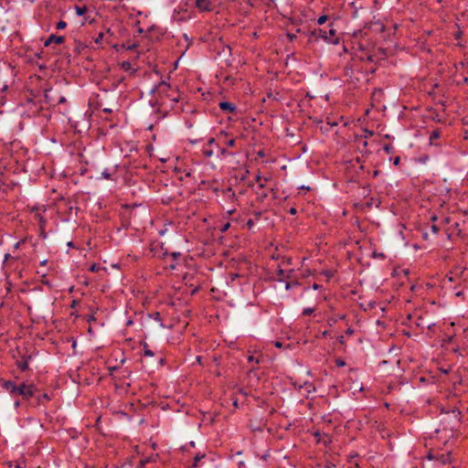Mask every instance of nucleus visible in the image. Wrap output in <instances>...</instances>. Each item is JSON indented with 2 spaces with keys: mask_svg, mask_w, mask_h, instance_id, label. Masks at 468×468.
Instances as JSON below:
<instances>
[{
  "mask_svg": "<svg viewBox=\"0 0 468 468\" xmlns=\"http://www.w3.org/2000/svg\"><path fill=\"white\" fill-rule=\"evenodd\" d=\"M235 153L229 151L226 147H222L217 142V156L220 158H225L227 156H232Z\"/></svg>",
  "mask_w": 468,
  "mask_h": 468,
  "instance_id": "obj_11",
  "label": "nucleus"
},
{
  "mask_svg": "<svg viewBox=\"0 0 468 468\" xmlns=\"http://www.w3.org/2000/svg\"><path fill=\"white\" fill-rule=\"evenodd\" d=\"M456 416H460L461 415V411L460 410H453L452 411Z\"/></svg>",
  "mask_w": 468,
  "mask_h": 468,
  "instance_id": "obj_42",
  "label": "nucleus"
},
{
  "mask_svg": "<svg viewBox=\"0 0 468 468\" xmlns=\"http://www.w3.org/2000/svg\"><path fill=\"white\" fill-rule=\"evenodd\" d=\"M196 6L200 11H211L213 5L211 0H196Z\"/></svg>",
  "mask_w": 468,
  "mask_h": 468,
  "instance_id": "obj_8",
  "label": "nucleus"
},
{
  "mask_svg": "<svg viewBox=\"0 0 468 468\" xmlns=\"http://www.w3.org/2000/svg\"><path fill=\"white\" fill-rule=\"evenodd\" d=\"M143 346H144V355L145 356L152 357L154 356V352L149 348V346L146 343H144Z\"/></svg>",
  "mask_w": 468,
  "mask_h": 468,
  "instance_id": "obj_18",
  "label": "nucleus"
},
{
  "mask_svg": "<svg viewBox=\"0 0 468 468\" xmlns=\"http://www.w3.org/2000/svg\"><path fill=\"white\" fill-rule=\"evenodd\" d=\"M37 390V388L34 384L22 383L20 386H18L16 395H20L24 399L27 400L35 395Z\"/></svg>",
  "mask_w": 468,
  "mask_h": 468,
  "instance_id": "obj_2",
  "label": "nucleus"
},
{
  "mask_svg": "<svg viewBox=\"0 0 468 468\" xmlns=\"http://www.w3.org/2000/svg\"><path fill=\"white\" fill-rule=\"evenodd\" d=\"M254 361H255L257 364H259V363H260V359H259V358H256V357H255V356H248V362H250H250H254Z\"/></svg>",
  "mask_w": 468,
  "mask_h": 468,
  "instance_id": "obj_28",
  "label": "nucleus"
},
{
  "mask_svg": "<svg viewBox=\"0 0 468 468\" xmlns=\"http://www.w3.org/2000/svg\"><path fill=\"white\" fill-rule=\"evenodd\" d=\"M256 181H257L258 183L261 181V176L260 175H258V176H256Z\"/></svg>",
  "mask_w": 468,
  "mask_h": 468,
  "instance_id": "obj_43",
  "label": "nucleus"
},
{
  "mask_svg": "<svg viewBox=\"0 0 468 468\" xmlns=\"http://www.w3.org/2000/svg\"><path fill=\"white\" fill-rule=\"evenodd\" d=\"M66 101V99L64 97H61L58 101V103H63Z\"/></svg>",
  "mask_w": 468,
  "mask_h": 468,
  "instance_id": "obj_40",
  "label": "nucleus"
},
{
  "mask_svg": "<svg viewBox=\"0 0 468 468\" xmlns=\"http://www.w3.org/2000/svg\"><path fill=\"white\" fill-rule=\"evenodd\" d=\"M247 226L248 228L250 229H252V227L254 226V220L250 218L248 221H247Z\"/></svg>",
  "mask_w": 468,
  "mask_h": 468,
  "instance_id": "obj_31",
  "label": "nucleus"
},
{
  "mask_svg": "<svg viewBox=\"0 0 468 468\" xmlns=\"http://www.w3.org/2000/svg\"><path fill=\"white\" fill-rule=\"evenodd\" d=\"M103 112H112V110H111V109H108V108H105V109H103Z\"/></svg>",
  "mask_w": 468,
  "mask_h": 468,
  "instance_id": "obj_44",
  "label": "nucleus"
},
{
  "mask_svg": "<svg viewBox=\"0 0 468 468\" xmlns=\"http://www.w3.org/2000/svg\"><path fill=\"white\" fill-rule=\"evenodd\" d=\"M28 358L29 357L23 356L20 360L16 361V366L20 370L26 371L28 369Z\"/></svg>",
  "mask_w": 468,
  "mask_h": 468,
  "instance_id": "obj_12",
  "label": "nucleus"
},
{
  "mask_svg": "<svg viewBox=\"0 0 468 468\" xmlns=\"http://www.w3.org/2000/svg\"><path fill=\"white\" fill-rule=\"evenodd\" d=\"M41 399H45V400L48 401V400H50V397L47 393H44V394H42L41 397L37 398L38 403L41 402Z\"/></svg>",
  "mask_w": 468,
  "mask_h": 468,
  "instance_id": "obj_27",
  "label": "nucleus"
},
{
  "mask_svg": "<svg viewBox=\"0 0 468 468\" xmlns=\"http://www.w3.org/2000/svg\"><path fill=\"white\" fill-rule=\"evenodd\" d=\"M114 174H115V171L114 172H110L109 169H105L101 175L103 176V178L105 179H108V180H112L114 179Z\"/></svg>",
  "mask_w": 468,
  "mask_h": 468,
  "instance_id": "obj_17",
  "label": "nucleus"
},
{
  "mask_svg": "<svg viewBox=\"0 0 468 468\" xmlns=\"http://www.w3.org/2000/svg\"><path fill=\"white\" fill-rule=\"evenodd\" d=\"M201 152L203 156L206 158H210L214 154H217V140L215 138H210L203 146Z\"/></svg>",
  "mask_w": 468,
  "mask_h": 468,
  "instance_id": "obj_4",
  "label": "nucleus"
},
{
  "mask_svg": "<svg viewBox=\"0 0 468 468\" xmlns=\"http://www.w3.org/2000/svg\"><path fill=\"white\" fill-rule=\"evenodd\" d=\"M101 269V266L99 264H96V263H93L92 265H90V267L89 268V270L91 271V272H96L98 271L99 270Z\"/></svg>",
  "mask_w": 468,
  "mask_h": 468,
  "instance_id": "obj_26",
  "label": "nucleus"
},
{
  "mask_svg": "<svg viewBox=\"0 0 468 468\" xmlns=\"http://www.w3.org/2000/svg\"><path fill=\"white\" fill-rule=\"evenodd\" d=\"M37 218H38V221H39V228L41 229V235L43 236V238H46L45 227H46V224H47V220L40 214L37 215Z\"/></svg>",
  "mask_w": 468,
  "mask_h": 468,
  "instance_id": "obj_15",
  "label": "nucleus"
},
{
  "mask_svg": "<svg viewBox=\"0 0 468 468\" xmlns=\"http://www.w3.org/2000/svg\"><path fill=\"white\" fill-rule=\"evenodd\" d=\"M104 33L103 32H101L99 33V35L97 36V37L94 39V42L96 44H101L103 38H104Z\"/></svg>",
  "mask_w": 468,
  "mask_h": 468,
  "instance_id": "obj_21",
  "label": "nucleus"
},
{
  "mask_svg": "<svg viewBox=\"0 0 468 468\" xmlns=\"http://www.w3.org/2000/svg\"><path fill=\"white\" fill-rule=\"evenodd\" d=\"M75 11L79 16H81L87 13L88 9L85 5H82V6L76 5Z\"/></svg>",
  "mask_w": 468,
  "mask_h": 468,
  "instance_id": "obj_16",
  "label": "nucleus"
},
{
  "mask_svg": "<svg viewBox=\"0 0 468 468\" xmlns=\"http://www.w3.org/2000/svg\"><path fill=\"white\" fill-rule=\"evenodd\" d=\"M157 91L160 94H164L163 103H165V101L168 100L170 101H178V93L176 89H173L168 83L165 81H161L157 86Z\"/></svg>",
  "mask_w": 468,
  "mask_h": 468,
  "instance_id": "obj_1",
  "label": "nucleus"
},
{
  "mask_svg": "<svg viewBox=\"0 0 468 468\" xmlns=\"http://www.w3.org/2000/svg\"><path fill=\"white\" fill-rule=\"evenodd\" d=\"M275 346H276L277 347H281V346H282V344H281L280 342H276Z\"/></svg>",
  "mask_w": 468,
  "mask_h": 468,
  "instance_id": "obj_47",
  "label": "nucleus"
},
{
  "mask_svg": "<svg viewBox=\"0 0 468 468\" xmlns=\"http://www.w3.org/2000/svg\"><path fill=\"white\" fill-rule=\"evenodd\" d=\"M8 258H9V254H6V255L5 256V260H8Z\"/></svg>",
  "mask_w": 468,
  "mask_h": 468,
  "instance_id": "obj_53",
  "label": "nucleus"
},
{
  "mask_svg": "<svg viewBox=\"0 0 468 468\" xmlns=\"http://www.w3.org/2000/svg\"><path fill=\"white\" fill-rule=\"evenodd\" d=\"M260 216H261V212L257 213L256 214V218L258 219L260 218Z\"/></svg>",
  "mask_w": 468,
  "mask_h": 468,
  "instance_id": "obj_50",
  "label": "nucleus"
},
{
  "mask_svg": "<svg viewBox=\"0 0 468 468\" xmlns=\"http://www.w3.org/2000/svg\"><path fill=\"white\" fill-rule=\"evenodd\" d=\"M169 255L173 258V260H176L178 257H180L181 253L180 252H172Z\"/></svg>",
  "mask_w": 468,
  "mask_h": 468,
  "instance_id": "obj_32",
  "label": "nucleus"
},
{
  "mask_svg": "<svg viewBox=\"0 0 468 468\" xmlns=\"http://www.w3.org/2000/svg\"><path fill=\"white\" fill-rule=\"evenodd\" d=\"M66 27H67V23L63 20H60L56 25V28L58 30L64 29Z\"/></svg>",
  "mask_w": 468,
  "mask_h": 468,
  "instance_id": "obj_22",
  "label": "nucleus"
},
{
  "mask_svg": "<svg viewBox=\"0 0 468 468\" xmlns=\"http://www.w3.org/2000/svg\"><path fill=\"white\" fill-rule=\"evenodd\" d=\"M292 285H299V283L296 282H293V283H291V282H286L285 284V289L286 290H290L292 288Z\"/></svg>",
  "mask_w": 468,
  "mask_h": 468,
  "instance_id": "obj_30",
  "label": "nucleus"
},
{
  "mask_svg": "<svg viewBox=\"0 0 468 468\" xmlns=\"http://www.w3.org/2000/svg\"><path fill=\"white\" fill-rule=\"evenodd\" d=\"M346 334H349V335L353 334V330H352V329H350V328H348V329L346 330Z\"/></svg>",
  "mask_w": 468,
  "mask_h": 468,
  "instance_id": "obj_45",
  "label": "nucleus"
},
{
  "mask_svg": "<svg viewBox=\"0 0 468 468\" xmlns=\"http://www.w3.org/2000/svg\"><path fill=\"white\" fill-rule=\"evenodd\" d=\"M400 161V158L399 156H397L395 159H394V165H399Z\"/></svg>",
  "mask_w": 468,
  "mask_h": 468,
  "instance_id": "obj_38",
  "label": "nucleus"
},
{
  "mask_svg": "<svg viewBox=\"0 0 468 468\" xmlns=\"http://www.w3.org/2000/svg\"><path fill=\"white\" fill-rule=\"evenodd\" d=\"M384 149L388 154V153H390V151L392 149V146L391 145H385Z\"/></svg>",
  "mask_w": 468,
  "mask_h": 468,
  "instance_id": "obj_35",
  "label": "nucleus"
},
{
  "mask_svg": "<svg viewBox=\"0 0 468 468\" xmlns=\"http://www.w3.org/2000/svg\"><path fill=\"white\" fill-rule=\"evenodd\" d=\"M16 468H25V463H18L16 465Z\"/></svg>",
  "mask_w": 468,
  "mask_h": 468,
  "instance_id": "obj_37",
  "label": "nucleus"
},
{
  "mask_svg": "<svg viewBox=\"0 0 468 468\" xmlns=\"http://www.w3.org/2000/svg\"><path fill=\"white\" fill-rule=\"evenodd\" d=\"M21 243H23V240L16 242L15 244V249H18L20 247Z\"/></svg>",
  "mask_w": 468,
  "mask_h": 468,
  "instance_id": "obj_39",
  "label": "nucleus"
},
{
  "mask_svg": "<svg viewBox=\"0 0 468 468\" xmlns=\"http://www.w3.org/2000/svg\"><path fill=\"white\" fill-rule=\"evenodd\" d=\"M312 287L314 290H319L321 288V285H319L317 283H314Z\"/></svg>",
  "mask_w": 468,
  "mask_h": 468,
  "instance_id": "obj_36",
  "label": "nucleus"
},
{
  "mask_svg": "<svg viewBox=\"0 0 468 468\" xmlns=\"http://www.w3.org/2000/svg\"><path fill=\"white\" fill-rule=\"evenodd\" d=\"M429 459H434L437 462H439L441 464H447L450 463L452 461V455L451 452H443V453H430L428 455Z\"/></svg>",
  "mask_w": 468,
  "mask_h": 468,
  "instance_id": "obj_6",
  "label": "nucleus"
},
{
  "mask_svg": "<svg viewBox=\"0 0 468 468\" xmlns=\"http://www.w3.org/2000/svg\"><path fill=\"white\" fill-rule=\"evenodd\" d=\"M326 335H327V331H324V332L323 333V335H324V336H325Z\"/></svg>",
  "mask_w": 468,
  "mask_h": 468,
  "instance_id": "obj_55",
  "label": "nucleus"
},
{
  "mask_svg": "<svg viewBox=\"0 0 468 468\" xmlns=\"http://www.w3.org/2000/svg\"><path fill=\"white\" fill-rule=\"evenodd\" d=\"M0 386L12 395H16L18 387L12 380H1Z\"/></svg>",
  "mask_w": 468,
  "mask_h": 468,
  "instance_id": "obj_7",
  "label": "nucleus"
},
{
  "mask_svg": "<svg viewBox=\"0 0 468 468\" xmlns=\"http://www.w3.org/2000/svg\"><path fill=\"white\" fill-rule=\"evenodd\" d=\"M229 227H230V223L227 222L219 227V230H220V232H226Z\"/></svg>",
  "mask_w": 468,
  "mask_h": 468,
  "instance_id": "obj_25",
  "label": "nucleus"
},
{
  "mask_svg": "<svg viewBox=\"0 0 468 468\" xmlns=\"http://www.w3.org/2000/svg\"><path fill=\"white\" fill-rule=\"evenodd\" d=\"M64 41H65V37L63 36H57V35L52 34L47 38V40L44 43V46L48 47L52 43L60 45V44L64 43Z\"/></svg>",
  "mask_w": 468,
  "mask_h": 468,
  "instance_id": "obj_9",
  "label": "nucleus"
},
{
  "mask_svg": "<svg viewBox=\"0 0 468 468\" xmlns=\"http://www.w3.org/2000/svg\"><path fill=\"white\" fill-rule=\"evenodd\" d=\"M127 65H129V63H122L123 68H127Z\"/></svg>",
  "mask_w": 468,
  "mask_h": 468,
  "instance_id": "obj_49",
  "label": "nucleus"
},
{
  "mask_svg": "<svg viewBox=\"0 0 468 468\" xmlns=\"http://www.w3.org/2000/svg\"><path fill=\"white\" fill-rule=\"evenodd\" d=\"M204 457H205V455H204V454H202V455H199V454L196 455V457L194 458L193 467H195V468H196V467H197V463H198V462H199L202 458H204Z\"/></svg>",
  "mask_w": 468,
  "mask_h": 468,
  "instance_id": "obj_23",
  "label": "nucleus"
},
{
  "mask_svg": "<svg viewBox=\"0 0 468 468\" xmlns=\"http://www.w3.org/2000/svg\"><path fill=\"white\" fill-rule=\"evenodd\" d=\"M289 213H290L291 215H296V214H297V209H296L295 207H291V208L289 209Z\"/></svg>",
  "mask_w": 468,
  "mask_h": 468,
  "instance_id": "obj_33",
  "label": "nucleus"
},
{
  "mask_svg": "<svg viewBox=\"0 0 468 468\" xmlns=\"http://www.w3.org/2000/svg\"><path fill=\"white\" fill-rule=\"evenodd\" d=\"M228 133L226 132H220L218 135V140L229 148H236L238 146V140L236 138L227 139Z\"/></svg>",
  "mask_w": 468,
  "mask_h": 468,
  "instance_id": "obj_5",
  "label": "nucleus"
},
{
  "mask_svg": "<svg viewBox=\"0 0 468 468\" xmlns=\"http://www.w3.org/2000/svg\"><path fill=\"white\" fill-rule=\"evenodd\" d=\"M329 27L330 28L328 30L320 29L319 36L329 43L337 44L339 39L338 37L336 36V32L332 27V24H330Z\"/></svg>",
  "mask_w": 468,
  "mask_h": 468,
  "instance_id": "obj_3",
  "label": "nucleus"
},
{
  "mask_svg": "<svg viewBox=\"0 0 468 468\" xmlns=\"http://www.w3.org/2000/svg\"><path fill=\"white\" fill-rule=\"evenodd\" d=\"M19 405H20V403H19L18 401H16V402L15 403V406H16V408H17V407H19Z\"/></svg>",
  "mask_w": 468,
  "mask_h": 468,
  "instance_id": "obj_51",
  "label": "nucleus"
},
{
  "mask_svg": "<svg viewBox=\"0 0 468 468\" xmlns=\"http://www.w3.org/2000/svg\"><path fill=\"white\" fill-rule=\"evenodd\" d=\"M259 186L262 188V187H264V184L261 181V182H259Z\"/></svg>",
  "mask_w": 468,
  "mask_h": 468,
  "instance_id": "obj_46",
  "label": "nucleus"
},
{
  "mask_svg": "<svg viewBox=\"0 0 468 468\" xmlns=\"http://www.w3.org/2000/svg\"><path fill=\"white\" fill-rule=\"evenodd\" d=\"M235 209L229 210V214H232Z\"/></svg>",
  "mask_w": 468,
  "mask_h": 468,
  "instance_id": "obj_52",
  "label": "nucleus"
},
{
  "mask_svg": "<svg viewBox=\"0 0 468 468\" xmlns=\"http://www.w3.org/2000/svg\"><path fill=\"white\" fill-rule=\"evenodd\" d=\"M464 82H465V83H468V78H465V79H464Z\"/></svg>",
  "mask_w": 468,
  "mask_h": 468,
  "instance_id": "obj_56",
  "label": "nucleus"
},
{
  "mask_svg": "<svg viewBox=\"0 0 468 468\" xmlns=\"http://www.w3.org/2000/svg\"><path fill=\"white\" fill-rule=\"evenodd\" d=\"M442 372H443L444 374H447L449 371H448V370H446V369H443V370H442Z\"/></svg>",
  "mask_w": 468,
  "mask_h": 468,
  "instance_id": "obj_54",
  "label": "nucleus"
},
{
  "mask_svg": "<svg viewBox=\"0 0 468 468\" xmlns=\"http://www.w3.org/2000/svg\"><path fill=\"white\" fill-rule=\"evenodd\" d=\"M219 109L225 112L234 113L236 112V105L229 101H221L218 104Z\"/></svg>",
  "mask_w": 468,
  "mask_h": 468,
  "instance_id": "obj_10",
  "label": "nucleus"
},
{
  "mask_svg": "<svg viewBox=\"0 0 468 468\" xmlns=\"http://www.w3.org/2000/svg\"><path fill=\"white\" fill-rule=\"evenodd\" d=\"M441 133L440 129L433 130L430 134V144H435V141L441 137Z\"/></svg>",
  "mask_w": 468,
  "mask_h": 468,
  "instance_id": "obj_14",
  "label": "nucleus"
},
{
  "mask_svg": "<svg viewBox=\"0 0 468 468\" xmlns=\"http://www.w3.org/2000/svg\"><path fill=\"white\" fill-rule=\"evenodd\" d=\"M293 271L292 270H290V271H284L281 268L278 269L277 271V275L279 277V280L280 281H282L284 279H290L291 277V273Z\"/></svg>",
  "mask_w": 468,
  "mask_h": 468,
  "instance_id": "obj_13",
  "label": "nucleus"
},
{
  "mask_svg": "<svg viewBox=\"0 0 468 468\" xmlns=\"http://www.w3.org/2000/svg\"><path fill=\"white\" fill-rule=\"evenodd\" d=\"M225 195L228 198H230V199H235L236 198V194L234 192V190L231 188V187H228L225 191Z\"/></svg>",
  "mask_w": 468,
  "mask_h": 468,
  "instance_id": "obj_19",
  "label": "nucleus"
},
{
  "mask_svg": "<svg viewBox=\"0 0 468 468\" xmlns=\"http://www.w3.org/2000/svg\"><path fill=\"white\" fill-rule=\"evenodd\" d=\"M314 310H315V309H314V308H313V307H307V308H304V309L303 310L302 314H303V316L310 315V314H312L314 312Z\"/></svg>",
  "mask_w": 468,
  "mask_h": 468,
  "instance_id": "obj_20",
  "label": "nucleus"
},
{
  "mask_svg": "<svg viewBox=\"0 0 468 468\" xmlns=\"http://www.w3.org/2000/svg\"><path fill=\"white\" fill-rule=\"evenodd\" d=\"M127 65H129V63H122L123 68H127Z\"/></svg>",
  "mask_w": 468,
  "mask_h": 468,
  "instance_id": "obj_48",
  "label": "nucleus"
},
{
  "mask_svg": "<svg viewBox=\"0 0 468 468\" xmlns=\"http://www.w3.org/2000/svg\"><path fill=\"white\" fill-rule=\"evenodd\" d=\"M327 20H328V16H325V15H324V16H321L318 18L317 23H318L319 25H323V24H324Z\"/></svg>",
  "mask_w": 468,
  "mask_h": 468,
  "instance_id": "obj_24",
  "label": "nucleus"
},
{
  "mask_svg": "<svg viewBox=\"0 0 468 468\" xmlns=\"http://www.w3.org/2000/svg\"><path fill=\"white\" fill-rule=\"evenodd\" d=\"M335 365L337 367H344L346 365V362L343 359H336L335 360Z\"/></svg>",
  "mask_w": 468,
  "mask_h": 468,
  "instance_id": "obj_29",
  "label": "nucleus"
},
{
  "mask_svg": "<svg viewBox=\"0 0 468 468\" xmlns=\"http://www.w3.org/2000/svg\"><path fill=\"white\" fill-rule=\"evenodd\" d=\"M106 34H107V35H110V36H112V35H113V33L111 31V29H110V28H108V29L106 30Z\"/></svg>",
  "mask_w": 468,
  "mask_h": 468,
  "instance_id": "obj_41",
  "label": "nucleus"
},
{
  "mask_svg": "<svg viewBox=\"0 0 468 468\" xmlns=\"http://www.w3.org/2000/svg\"><path fill=\"white\" fill-rule=\"evenodd\" d=\"M431 229L433 233H437L439 231V229L436 225H432Z\"/></svg>",
  "mask_w": 468,
  "mask_h": 468,
  "instance_id": "obj_34",
  "label": "nucleus"
}]
</instances>
